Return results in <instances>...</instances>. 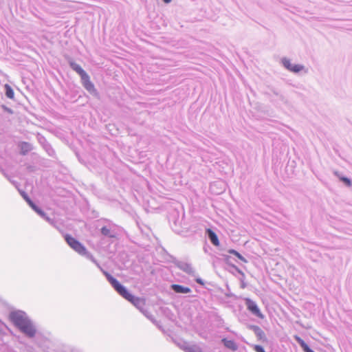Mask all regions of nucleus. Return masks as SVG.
Here are the masks:
<instances>
[{"mask_svg":"<svg viewBox=\"0 0 352 352\" xmlns=\"http://www.w3.org/2000/svg\"><path fill=\"white\" fill-rule=\"evenodd\" d=\"M27 169L30 172H33L34 170V166L29 165L28 166Z\"/></svg>","mask_w":352,"mask_h":352,"instance_id":"f704fd0d","label":"nucleus"},{"mask_svg":"<svg viewBox=\"0 0 352 352\" xmlns=\"http://www.w3.org/2000/svg\"><path fill=\"white\" fill-rule=\"evenodd\" d=\"M336 175H337V173H336ZM338 176L339 177L340 181H341L346 186H347V187L351 186L352 182H351V179H349V177H345V176H339L338 175Z\"/></svg>","mask_w":352,"mask_h":352,"instance_id":"bb28decb","label":"nucleus"},{"mask_svg":"<svg viewBox=\"0 0 352 352\" xmlns=\"http://www.w3.org/2000/svg\"><path fill=\"white\" fill-rule=\"evenodd\" d=\"M12 323L28 338H33L36 334V328L28 314L21 310L12 311L9 314Z\"/></svg>","mask_w":352,"mask_h":352,"instance_id":"f03ea898","label":"nucleus"},{"mask_svg":"<svg viewBox=\"0 0 352 352\" xmlns=\"http://www.w3.org/2000/svg\"><path fill=\"white\" fill-rule=\"evenodd\" d=\"M221 342L224 346L228 349L232 351H236L238 349V345L233 340H228L224 338L221 340Z\"/></svg>","mask_w":352,"mask_h":352,"instance_id":"dca6fc26","label":"nucleus"},{"mask_svg":"<svg viewBox=\"0 0 352 352\" xmlns=\"http://www.w3.org/2000/svg\"><path fill=\"white\" fill-rule=\"evenodd\" d=\"M10 183H12L16 188H18L19 183L14 180H12L11 177L8 175V178H7Z\"/></svg>","mask_w":352,"mask_h":352,"instance_id":"2f4dec72","label":"nucleus"},{"mask_svg":"<svg viewBox=\"0 0 352 352\" xmlns=\"http://www.w3.org/2000/svg\"><path fill=\"white\" fill-rule=\"evenodd\" d=\"M245 305L247 307V309L254 316H256L257 318L260 319L264 318V315L261 311L258 306L256 303L255 301L252 300V299L249 298H246L244 299Z\"/></svg>","mask_w":352,"mask_h":352,"instance_id":"1a4fd4ad","label":"nucleus"},{"mask_svg":"<svg viewBox=\"0 0 352 352\" xmlns=\"http://www.w3.org/2000/svg\"><path fill=\"white\" fill-rule=\"evenodd\" d=\"M43 146L45 151L47 153L48 155L52 157H55L56 156V152L54 149L52 148L50 144H49L47 142H46L45 140H44V143L43 144Z\"/></svg>","mask_w":352,"mask_h":352,"instance_id":"412c9836","label":"nucleus"},{"mask_svg":"<svg viewBox=\"0 0 352 352\" xmlns=\"http://www.w3.org/2000/svg\"><path fill=\"white\" fill-rule=\"evenodd\" d=\"M64 238L68 245L72 249H73L80 256L93 262L100 269L102 274L103 272H107L101 267L100 263L95 259L91 253H90L87 250L85 246L81 242H80L78 240H77L76 238L73 237L70 234H65Z\"/></svg>","mask_w":352,"mask_h":352,"instance_id":"7ed1b4c3","label":"nucleus"},{"mask_svg":"<svg viewBox=\"0 0 352 352\" xmlns=\"http://www.w3.org/2000/svg\"><path fill=\"white\" fill-rule=\"evenodd\" d=\"M295 340L302 348L303 352H311L313 351L309 346L299 336H296Z\"/></svg>","mask_w":352,"mask_h":352,"instance_id":"6ab92c4d","label":"nucleus"},{"mask_svg":"<svg viewBox=\"0 0 352 352\" xmlns=\"http://www.w3.org/2000/svg\"><path fill=\"white\" fill-rule=\"evenodd\" d=\"M295 340L302 348L303 352H311L313 351L309 346L299 336H296Z\"/></svg>","mask_w":352,"mask_h":352,"instance_id":"aec40b11","label":"nucleus"},{"mask_svg":"<svg viewBox=\"0 0 352 352\" xmlns=\"http://www.w3.org/2000/svg\"><path fill=\"white\" fill-rule=\"evenodd\" d=\"M228 271L232 273L233 274H235V273H237L241 276V277L239 278V280L242 283L241 287L244 288L245 287V284L243 283V280L245 278V274L235 265H231V267H230V269L228 270Z\"/></svg>","mask_w":352,"mask_h":352,"instance_id":"2eb2a0df","label":"nucleus"},{"mask_svg":"<svg viewBox=\"0 0 352 352\" xmlns=\"http://www.w3.org/2000/svg\"><path fill=\"white\" fill-rule=\"evenodd\" d=\"M80 81L83 87L89 92V94L96 98H100V94L95 88L94 83L90 80V77L88 74L80 78Z\"/></svg>","mask_w":352,"mask_h":352,"instance_id":"6e6552de","label":"nucleus"},{"mask_svg":"<svg viewBox=\"0 0 352 352\" xmlns=\"http://www.w3.org/2000/svg\"><path fill=\"white\" fill-rule=\"evenodd\" d=\"M5 95L8 98L14 99V92L13 89L8 84L4 85Z\"/></svg>","mask_w":352,"mask_h":352,"instance_id":"5701e85b","label":"nucleus"},{"mask_svg":"<svg viewBox=\"0 0 352 352\" xmlns=\"http://www.w3.org/2000/svg\"><path fill=\"white\" fill-rule=\"evenodd\" d=\"M103 275L106 277L114 290L123 298L131 302L135 307L146 318L151 321L153 324H156L157 321L153 314L145 307L146 300L144 298L135 296L132 294L129 290L120 281L113 276L108 272H103Z\"/></svg>","mask_w":352,"mask_h":352,"instance_id":"f257e3e1","label":"nucleus"},{"mask_svg":"<svg viewBox=\"0 0 352 352\" xmlns=\"http://www.w3.org/2000/svg\"><path fill=\"white\" fill-rule=\"evenodd\" d=\"M295 340L302 348L303 352H311L313 351L309 346L299 336H296Z\"/></svg>","mask_w":352,"mask_h":352,"instance_id":"a211bd4d","label":"nucleus"},{"mask_svg":"<svg viewBox=\"0 0 352 352\" xmlns=\"http://www.w3.org/2000/svg\"><path fill=\"white\" fill-rule=\"evenodd\" d=\"M80 81L83 87L89 92V94L96 98H100V94L95 88L94 83L90 80V77L88 74L80 78Z\"/></svg>","mask_w":352,"mask_h":352,"instance_id":"0eeeda50","label":"nucleus"},{"mask_svg":"<svg viewBox=\"0 0 352 352\" xmlns=\"http://www.w3.org/2000/svg\"><path fill=\"white\" fill-rule=\"evenodd\" d=\"M0 172L3 174V175L6 177V178H8V173L6 172V170L0 166Z\"/></svg>","mask_w":352,"mask_h":352,"instance_id":"72a5a7b5","label":"nucleus"},{"mask_svg":"<svg viewBox=\"0 0 352 352\" xmlns=\"http://www.w3.org/2000/svg\"><path fill=\"white\" fill-rule=\"evenodd\" d=\"M32 149L31 144L28 142H23L21 144V154L23 155H26Z\"/></svg>","mask_w":352,"mask_h":352,"instance_id":"4be33fe9","label":"nucleus"},{"mask_svg":"<svg viewBox=\"0 0 352 352\" xmlns=\"http://www.w3.org/2000/svg\"><path fill=\"white\" fill-rule=\"evenodd\" d=\"M208 238L210 243L214 245V246H219V241L218 239V236L217 234L212 231L210 229H208L206 231Z\"/></svg>","mask_w":352,"mask_h":352,"instance_id":"f3484780","label":"nucleus"},{"mask_svg":"<svg viewBox=\"0 0 352 352\" xmlns=\"http://www.w3.org/2000/svg\"><path fill=\"white\" fill-rule=\"evenodd\" d=\"M248 328L254 333L255 336L258 338V340H264L266 339L265 332L258 326L249 324Z\"/></svg>","mask_w":352,"mask_h":352,"instance_id":"ddd939ff","label":"nucleus"},{"mask_svg":"<svg viewBox=\"0 0 352 352\" xmlns=\"http://www.w3.org/2000/svg\"><path fill=\"white\" fill-rule=\"evenodd\" d=\"M228 252L230 254L234 255L235 257H236L238 259L241 261L243 263H247L248 260L239 252H238L236 250L234 249H230L228 250Z\"/></svg>","mask_w":352,"mask_h":352,"instance_id":"b1692460","label":"nucleus"},{"mask_svg":"<svg viewBox=\"0 0 352 352\" xmlns=\"http://www.w3.org/2000/svg\"><path fill=\"white\" fill-rule=\"evenodd\" d=\"M226 296H228V297H231V296H232V294H230V293H228V294H226Z\"/></svg>","mask_w":352,"mask_h":352,"instance_id":"e433bc0d","label":"nucleus"},{"mask_svg":"<svg viewBox=\"0 0 352 352\" xmlns=\"http://www.w3.org/2000/svg\"><path fill=\"white\" fill-rule=\"evenodd\" d=\"M184 351L186 352H203L201 347L196 344L186 346Z\"/></svg>","mask_w":352,"mask_h":352,"instance_id":"393cba45","label":"nucleus"},{"mask_svg":"<svg viewBox=\"0 0 352 352\" xmlns=\"http://www.w3.org/2000/svg\"><path fill=\"white\" fill-rule=\"evenodd\" d=\"M171 289L176 294H186L191 292V289L182 285L173 284L170 286Z\"/></svg>","mask_w":352,"mask_h":352,"instance_id":"4468645a","label":"nucleus"},{"mask_svg":"<svg viewBox=\"0 0 352 352\" xmlns=\"http://www.w3.org/2000/svg\"><path fill=\"white\" fill-rule=\"evenodd\" d=\"M168 219L172 230L179 233L181 231L183 217L180 218L179 212L176 209L171 210L168 214Z\"/></svg>","mask_w":352,"mask_h":352,"instance_id":"39448f33","label":"nucleus"},{"mask_svg":"<svg viewBox=\"0 0 352 352\" xmlns=\"http://www.w3.org/2000/svg\"><path fill=\"white\" fill-rule=\"evenodd\" d=\"M19 192L28 205L33 201L25 191L19 189Z\"/></svg>","mask_w":352,"mask_h":352,"instance_id":"cd10ccee","label":"nucleus"},{"mask_svg":"<svg viewBox=\"0 0 352 352\" xmlns=\"http://www.w3.org/2000/svg\"><path fill=\"white\" fill-rule=\"evenodd\" d=\"M254 349L256 352H266L263 346L258 344L254 345Z\"/></svg>","mask_w":352,"mask_h":352,"instance_id":"c85d7f7f","label":"nucleus"},{"mask_svg":"<svg viewBox=\"0 0 352 352\" xmlns=\"http://www.w3.org/2000/svg\"><path fill=\"white\" fill-rule=\"evenodd\" d=\"M175 265L181 270L188 274V275L195 277L196 271L192 267V265L189 263L183 261H177L175 263Z\"/></svg>","mask_w":352,"mask_h":352,"instance_id":"9d476101","label":"nucleus"},{"mask_svg":"<svg viewBox=\"0 0 352 352\" xmlns=\"http://www.w3.org/2000/svg\"><path fill=\"white\" fill-rule=\"evenodd\" d=\"M101 222L104 223L100 228L101 235L104 238L117 239L122 230V228L107 219H102Z\"/></svg>","mask_w":352,"mask_h":352,"instance_id":"20e7f679","label":"nucleus"},{"mask_svg":"<svg viewBox=\"0 0 352 352\" xmlns=\"http://www.w3.org/2000/svg\"><path fill=\"white\" fill-rule=\"evenodd\" d=\"M272 92H273V94H274V95H276V96H278L281 100H283V99H284L283 96H282L281 94H279V92H278L277 90H276V89H273V90H272Z\"/></svg>","mask_w":352,"mask_h":352,"instance_id":"473e14b6","label":"nucleus"},{"mask_svg":"<svg viewBox=\"0 0 352 352\" xmlns=\"http://www.w3.org/2000/svg\"><path fill=\"white\" fill-rule=\"evenodd\" d=\"M195 282L201 285H204V281L203 279H201V278L199 277H197V276L195 277Z\"/></svg>","mask_w":352,"mask_h":352,"instance_id":"7c9ffc66","label":"nucleus"},{"mask_svg":"<svg viewBox=\"0 0 352 352\" xmlns=\"http://www.w3.org/2000/svg\"><path fill=\"white\" fill-rule=\"evenodd\" d=\"M1 108H2V109L4 111H6V112H7V113H8L10 114H12L13 113V110L12 109H10V108L8 107L7 106L4 105V104L1 105Z\"/></svg>","mask_w":352,"mask_h":352,"instance_id":"c756f323","label":"nucleus"},{"mask_svg":"<svg viewBox=\"0 0 352 352\" xmlns=\"http://www.w3.org/2000/svg\"><path fill=\"white\" fill-rule=\"evenodd\" d=\"M220 256L222 257L221 259H222L229 266L230 268L231 267V265H234L232 263V261H235V259L232 256L224 254H221Z\"/></svg>","mask_w":352,"mask_h":352,"instance_id":"a878e982","label":"nucleus"},{"mask_svg":"<svg viewBox=\"0 0 352 352\" xmlns=\"http://www.w3.org/2000/svg\"><path fill=\"white\" fill-rule=\"evenodd\" d=\"M164 3H169L172 1V0H162Z\"/></svg>","mask_w":352,"mask_h":352,"instance_id":"c9c22d12","label":"nucleus"},{"mask_svg":"<svg viewBox=\"0 0 352 352\" xmlns=\"http://www.w3.org/2000/svg\"><path fill=\"white\" fill-rule=\"evenodd\" d=\"M30 207L41 218L47 221L50 224L54 226L55 221L51 218H50L47 214L42 210L38 206H37L34 201L31 202L29 204Z\"/></svg>","mask_w":352,"mask_h":352,"instance_id":"9b49d317","label":"nucleus"},{"mask_svg":"<svg viewBox=\"0 0 352 352\" xmlns=\"http://www.w3.org/2000/svg\"><path fill=\"white\" fill-rule=\"evenodd\" d=\"M282 65L288 71L298 74L301 71H305V73H307V69H305V66L300 64H292L290 60L286 57H283L280 60Z\"/></svg>","mask_w":352,"mask_h":352,"instance_id":"423d86ee","label":"nucleus"},{"mask_svg":"<svg viewBox=\"0 0 352 352\" xmlns=\"http://www.w3.org/2000/svg\"><path fill=\"white\" fill-rule=\"evenodd\" d=\"M311 352H315L314 351H311Z\"/></svg>","mask_w":352,"mask_h":352,"instance_id":"4c0bfd02","label":"nucleus"},{"mask_svg":"<svg viewBox=\"0 0 352 352\" xmlns=\"http://www.w3.org/2000/svg\"><path fill=\"white\" fill-rule=\"evenodd\" d=\"M68 64L71 69L75 71L80 76V78L87 75V73L82 68V67L75 63L72 58H69L68 59Z\"/></svg>","mask_w":352,"mask_h":352,"instance_id":"f8f14e48","label":"nucleus"}]
</instances>
